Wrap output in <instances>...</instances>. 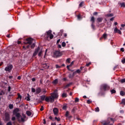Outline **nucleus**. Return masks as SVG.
Instances as JSON below:
<instances>
[{
  "label": "nucleus",
  "instance_id": "obj_1",
  "mask_svg": "<svg viewBox=\"0 0 125 125\" xmlns=\"http://www.w3.org/2000/svg\"><path fill=\"white\" fill-rule=\"evenodd\" d=\"M41 98L42 101H43V100H45L46 102H51V103H52L54 102L55 99L58 98V93H57V92H54L51 94V96L50 97H46L45 98V96L43 95L42 96Z\"/></svg>",
  "mask_w": 125,
  "mask_h": 125
},
{
  "label": "nucleus",
  "instance_id": "obj_2",
  "mask_svg": "<svg viewBox=\"0 0 125 125\" xmlns=\"http://www.w3.org/2000/svg\"><path fill=\"white\" fill-rule=\"evenodd\" d=\"M19 111V109L18 108H16L14 110L13 114L16 115L19 122H25V119H26V115L24 114H22V116H21L20 114L17 113Z\"/></svg>",
  "mask_w": 125,
  "mask_h": 125
},
{
  "label": "nucleus",
  "instance_id": "obj_3",
  "mask_svg": "<svg viewBox=\"0 0 125 125\" xmlns=\"http://www.w3.org/2000/svg\"><path fill=\"white\" fill-rule=\"evenodd\" d=\"M115 120L111 118H108L106 121L102 122V124L103 125H113Z\"/></svg>",
  "mask_w": 125,
  "mask_h": 125
},
{
  "label": "nucleus",
  "instance_id": "obj_4",
  "mask_svg": "<svg viewBox=\"0 0 125 125\" xmlns=\"http://www.w3.org/2000/svg\"><path fill=\"white\" fill-rule=\"evenodd\" d=\"M48 38L50 39V40H52V39H53V35L52 34H51V30H49L47 32V36H46V39L47 40H48Z\"/></svg>",
  "mask_w": 125,
  "mask_h": 125
},
{
  "label": "nucleus",
  "instance_id": "obj_5",
  "mask_svg": "<svg viewBox=\"0 0 125 125\" xmlns=\"http://www.w3.org/2000/svg\"><path fill=\"white\" fill-rule=\"evenodd\" d=\"M109 87L108 86V85L105 84H103L101 86V90H104L105 91V90L109 89Z\"/></svg>",
  "mask_w": 125,
  "mask_h": 125
},
{
  "label": "nucleus",
  "instance_id": "obj_6",
  "mask_svg": "<svg viewBox=\"0 0 125 125\" xmlns=\"http://www.w3.org/2000/svg\"><path fill=\"white\" fill-rule=\"evenodd\" d=\"M33 40L32 38H28L25 40L24 43H25V44H32V42H33Z\"/></svg>",
  "mask_w": 125,
  "mask_h": 125
},
{
  "label": "nucleus",
  "instance_id": "obj_7",
  "mask_svg": "<svg viewBox=\"0 0 125 125\" xmlns=\"http://www.w3.org/2000/svg\"><path fill=\"white\" fill-rule=\"evenodd\" d=\"M13 66L12 65H8L7 67L5 68V71H6V72H11V70L12 69V68Z\"/></svg>",
  "mask_w": 125,
  "mask_h": 125
},
{
  "label": "nucleus",
  "instance_id": "obj_8",
  "mask_svg": "<svg viewBox=\"0 0 125 125\" xmlns=\"http://www.w3.org/2000/svg\"><path fill=\"white\" fill-rule=\"evenodd\" d=\"M62 54L59 51H56L54 53V57H59V56H61Z\"/></svg>",
  "mask_w": 125,
  "mask_h": 125
},
{
  "label": "nucleus",
  "instance_id": "obj_9",
  "mask_svg": "<svg viewBox=\"0 0 125 125\" xmlns=\"http://www.w3.org/2000/svg\"><path fill=\"white\" fill-rule=\"evenodd\" d=\"M5 121H6V122H8V121H9V114L7 113H6L5 114V119H4Z\"/></svg>",
  "mask_w": 125,
  "mask_h": 125
},
{
  "label": "nucleus",
  "instance_id": "obj_10",
  "mask_svg": "<svg viewBox=\"0 0 125 125\" xmlns=\"http://www.w3.org/2000/svg\"><path fill=\"white\" fill-rule=\"evenodd\" d=\"M22 99V96L20 95V93L18 94V97L17 98V101H18V102H20L21 101V100Z\"/></svg>",
  "mask_w": 125,
  "mask_h": 125
},
{
  "label": "nucleus",
  "instance_id": "obj_11",
  "mask_svg": "<svg viewBox=\"0 0 125 125\" xmlns=\"http://www.w3.org/2000/svg\"><path fill=\"white\" fill-rule=\"evenodd\" d=\"M53 112L55 116H57L58 115V109L57 108H54L53 109Z\"/></svg>",
  "mask_w": 125,
  "mask_h": 125
},
{
  "label": "nucleus",
  "instance_id": "obj_12",
  "mask_svg": "<svg viewBox=\"0 0 125 125\" xmlns=\"http://www.w3.org/2000/svg\"><path fill=\"white\" fill-rule=\"evenodd\" d=\"M114 33H118V34H120V35L122 34V31L120 30L119 29H118V28H115L114 29Z\"/></svg>",
  "mask_w": 125,
  "mask_h": 125
},
{
  "label": "nucleus",
  "instance_id": "obj_13",
  "mask_svg": "<svg viewBox=\"0 0 125 125\" xmlns=\"http://www.w3.org/2000/svg\"><path fill=\"white\" fill-rule=\"evenodd\" d=\"M107 34L104 33L103 35L102 38H100V40H101L102 39H104V40H106V39H107Z\"/></svg>",
  "mask_w": 125,
  "mask_h": 125
},
{
  "label": "nucleus",
  "instance_id": "obj_14",
  "mask_svg": "<svg viewBox=\"0 0 125 125\" xmlns=\"http://www.w3.org/2000/svg\"><path fill=\"white\" fill-rule=\"evenodd\" d=\"M39 49H40L39 47H38V49H36L34 53L33 54L34 56H36V55H37V54H38V52H39Z\"/></svg>",
  "mask_w": 125,
  "mask_h": 125
},
{
  "label": "nucleus",
  "instance_id": "obj_15",
  "mask_svg": "<svg viewBox=\"0 0 125 125\" xmlns=\"http://www.w3.org/2000/svg\"><path fill=\"white\" fill-rule=\"evenodd\" d=\"M41 91H42V90L40 88H37L36 89V93L37 94H39V93H40Z\"/></svg>",
  "mask_w": 125,
  "mask_h": 125
},
{
  "label": "nucleus",
  "instance_id": "obj_16",
  "mask_svg": "<svg viewBox=\"0 0 125 125\" xmlns=\"http://www.w3.org/2000/svg\"><path fill=\"white\" fill-rule=\"evenodd\" d=\"M90 21H91V22H92V23L93 24V23H94V22L95 21V19H94V17H92L91 18Z\"/></svg>",
  "mask_w": 125,
  "mask_h": 125
},
{
  "label": "nucleus",
  "instance_id": "obj_17",
  "mask_svg": "<svg viewBox=\"0 0 125 125\" xmlns=\"http://www.w3.org/2000/svg\"><path fill=\"white\" fill-rule=\"evenodd\" d=\"M73 64H74V61L72 62L70 65L67 66V69H69L70 67H71V66H73Z\"/></svg>",
  "mask_w": 125,
  "mask_h": 125
},
{
  "label": "nucleus",
  "instance_id": "obj_18",
  "mask_svg": "<svg viewBox=\"0 0 125 125\" xmlns=\"http://www.w3.org/2000/svg\"><path fill=\"white\" fill-rule=\"evenodd\" d=\"M103 21V18H98V19H97V21L98 22H101L102 21Z\"/></svg>",
  "mask_w": 125,
  "mask_h": 125
},
{
  "label": "nucleus",
  "instance_id": "obj_19",
  "mask_svg": "<svg viewBox=\"0 0 125 125\" xmlns=\"http://www.w3.org/2000/svg\"><path fill=\"white\" fill-rule=\"evenodd\" d=\"M26 114L27 116H31V115H32V112H31L30 111H26Z\"/></svg>",
  "mask_w": 125,
  "mask_h": 125
},
{
  "label": "nucleus",
  "instance_id": "obj_20",
  "mask_svg": "<svg viewBox=\"0 0 125 125\" xmlns=\"http://www.w3.org/2000/svg\"><path fill=\"white\" fill-rule=\"evenodd\" d=\"M58 83V79H55L53 82V83H54V84H56V83Z\"/></svg>",
  "mask_w": 125,
  "mask_h": 125
},
{
  "label": "nucleus",
  "instance_id": "obj_21",
  "mask_svg": "<svg viewBox=\"0 0 125 125\" xmlns=\"http://www.w3.org/2000/svg\"><path fill=\"white\" fill-rule=\"evenodd\" d=\"M121 7H125V3H120Z\"/></svg>",
  "mask_w": 125,
  "mask_h": 125
},
{
  "label": "nucleus",
  "instance_id": "obj_22",
  "mask_svg": "<svg viewBox=\"0 0 125 125\" xmlns=\"http://www.w3.org/2000/svg\"><path fill=\"white\" fill-rule=\"evenodd\" d=\"M125 92H124L123 91H121L120 92V95H122V96H124V95H125Z\"/></svg>",
  "mask_w": 125,
  "mask_h": 125
},
{
  "label": "nucleus",
  "instance_id": "obj_23",
  "mask_svg": "<svg viewBox=\"0 0 125 125\" xmlns=\"http://www.w3.org/2000/svg\"><path fill=\"white\" fill-rule=\"evenodd\" d=\"M43 66L45 67V69H48V68H49V66L47 65L46 64H43Z\"/></svg>",
  "mask_w": 125,
  "mask_h": 125
},
{
  "label": "nucleus",
  "instance_id": "obj_24",
  "mask_svg": "<svg viewBox=\"0 0 125 125\" xmlns=\"http://www.w3.org/2000/svg\"><path fill=\"white\" fill-rule=\"evenodd\" d=\"M121 104H123L124 105H125V99H123L122 101V102L121 103Z\"/></svg>",
  "mask_w": 125,
  "mask_h": 125
},
{
  "label": "nucleus",
  "instance_id": "obj_25",
  "mask_svg": "<svg viewBox=\"0 0 125 125\" xmlns=\"http://www.w3.org/2000/svg\"><path fill=\"white\" fill-rule=\"evenodd\" d=\"M71 84H72V83H69L66 84V86H65V88H67V87H69V86L71 85Z\"/></svg>",
  "mask_w": 125,
  "mask_h": 125
},
{
  "label": "nucleus",
  "instance_id": "obj_26",
  "mask_svg": "<svg viewBox=\"0 0 125 125\" xmlns=\"http://www.w3.org/2000/svg\"><path fill=\"white\" fill-rule=\"evenodd\" d=\"M70 61H71V59L68 58L66 60V63H70Z\"/></svg>",
  "mask_w": 125,
  "mask_h": 125
},
{
  "label": "nucleus",
  "instance_id": "obj_27",
  "mask_svg": "<svg viewBox=\"0 0 125 125\" xmlns=\"http://www.w3.org/2000/svg\"><path fill=\"white\" fill-rule=\"evenodd\" d=\"M77 18L79 20H81V19H82V17L81 16V15H78L77 16Z\"/></svg>",
  "mask_w": 125,
  "mask_h": 125
},
{
  "label": "nucleus",
  "instance_id": "obj_28",
  "mask_svg": "<svg viewBox=\"0 0 125 125\" xmlns=\"http://www.w3.org/2000/svg\"><path fill=\"white\" fill-rule=\"evenodd\" d=\"M9 109H13V104H9Z\"/></svg>",
  "mask_w": 125,
  "mask_h": 125
},
{
  "label": "nucleus",
  "instance_id": "obj_29",
  "mask_svg": "<svg viewBox=\"0 0 125 125\" xmlns=\"http://www.w3.org/2000/svg\"><path fill=\"white\" fill-rule=\"evenodd\" d=\"M95 112H99L100 110H99V107H96V108H95Z\"/></svg>",
  "mask_w": 125,
  "mask_h": 125
},
{
  "label": "nucleus",
  "instance_id": "obj_30",
  "mask_svg": "<svg viewBox=\"0 0 125 125\" xmlns=\"http://www.w3.org/2000/svg\"><path fill=\"white\" fill-rule=\"evenodd\" d=\"M62 45L63 47H65L66 46V43L64 42H62Z\"/></svg>",
  "mask_w": 125,
  "mask_h": 125
},
{
  "label": "nucleus",
  "instance_id": "obj_31",
  "mask_svg": "<svg viewBox=\"0 0 125 125\" xmlns=\"http://www.w3.org/2000/svg\"><path fill=\"white\" fill-rule=\"evenodd\" d=\"M62 97H67V94L63 93L62 95Z\"/></svg>",
  "mask_w": 125,
  "mask_h": 125
},
{
  "label": "nucleus",
  "instance_id": "obj_32",
  "mask_svg": "<svg viewBox=\"0 0 125 125\" xmlns=\"http://www.w3.org/2000/svg\"><path fill=\"white\" fill-rule=\"evenodd\" d=\"M4 94H5V93H4V92H3V91H1L0 92V95H4Z\"/></svg>",
  "mask_w": 125,
  "mask_h": 125
},
{
  "label": "nucleus",
  "instance_id": "obj_33",
  "mask_svg": "<svg viewBox=\"0 0 125 125\" xmlns=\"http://www.w3.org/2000/svg\"><path fill=\"white\" fill-rule=\"evenodd\" d=\"M79 101H80V99H79V98H75V102L77 103V102H79Z\"/></svg>",
  "mask_w": 125,
  "mask_h": 125
},
{
  "label": "nucleus",
  "instance_id": "obj_34",
  "mask_svg": "<svg viewBox=\"0 0 125 125\" xmlns=\"http://www.w3.org/2000/svg\"><path fill=\"white\" fill-rule=\"evenodd\" d=\"M121 83H125V79H121Z\"/></svg>",
  "mask_w": 125,
  "mask_h": 125
},
{
  "label": "nucleus",
  "instance_id": "obj_35",
  "mask_svg": "<svg viewBox=\"0 0 125 125\" xmlns=\"http://www.w3.org/2000/svg\"><path fill=\"white\" fill-rule=\"evenodd\" d=\"M111 93H116V90H115L114 89H112L110 90Z\"/></svg>",
  "mask_w": 125,
  "mask_h": 125
},
{
  "label": "nucleus",
  "instance_id": "obj_36",
  "mask_svg": "<svg viewBox=\"0 0 125 125\" xmlns=\"http://www.w3.org/2000/svg\"><path fill=\"white\" fill-rule=\"evenodd\" d=\"M55 120H56V121H57V122H59L60 121V118H57V117H55Z\"/></svg>",
  "mask_w": 125,
  "mask_h": 125
},
{
  "label": "nucleus",
  "instance_id": "obj_37",
  "mask_svg": "<svg viewBox=\"0 0 125 125\" xmlns=\"http://www.w3.org/2000/svg\"><path fill=\"white\" fill-rule=\"evenodd\" d=\"M107 16L108 17H112V16H113V14H109L107 15Z\"/></svg>",
  "mask_w": 125,
  "mask_h": 125
},
{
  "label": "nucleus",
  "instance_id": "obj_38",
  "mask_svg": "<svg viewBox=\"0 0 125 125\" xmlns=\"http://www.w3.org/2000/svg\"><path fill=\"white\" fill-rule=\"evenodd\" d=\"M62 109L63 110H66V109H67V106H66V105H63L62 107Z\"/></svg>",
  "mask_w": 125,
  "mask_h": 125
},
{
  "label": "nucleus",
  "instance_id": "obj_39",
  "mask_svg": "<svg viewBox=\"0 0 125 125\" xmlns=\"http://www.w3.org/2000/svg\"><path fill=\"white\" fill-rule=\"evenodd\" d=\"M69 116V111H66L65 113V117H68Z\"/></svg>",
  "mask_w": 125,
  "mask_h": 125
},
{
  "label": "nucleus",
  "instance_id": "obj_40",
  "mask_svg": "<svg viewBox=\"0 0 125 125\" xmlns=\"http://www.w3.org/2000/svg\"><path fill=\"white\" fill-rule=\"evenodd\" d=\"M122 63H123V64H125V59H123L122 61H121Z\"/></svg>",
  "mask_w": 125,
  "mask_h": 125
},
{
  "label": "nucleus",
  "instance_id": "obj_41",
  "mask_svg": "<svg viewBox=\"0 0 125 125\" xmlns=\"http://www.w3.org/2000/svg\"><path fill=\"white\" fill-rule=\"evenodd\" d=\"M31 91H32V92H36V89H35V88H32L31 89Z\"/></svg>",
  "mask_w": 125,
  "mask_h": 125
},
{
  "label": "nucleus",
  "instance_id": "obj_42",
  "mask_svg": "<svg viewBox=\"0 0 125 125\" xmlns=\"http://www.w3.org/2000/svg\"><path fill=\"white\" fill-rule=\"evenodd\" d=\"M25 99L27 100V101H30V97L28 96L25 98Z\"/></svg>",
  "mask_w": 125,
  "mask_h": 125
},
{
  "label": "nucleus",
  "instance_id": "obj_43",
  "mask_svg": "<svg viewBox=\"0 0 125 125\" xmlns=\"http://www.w3.org/2000/svg\"><path fill=\"white\" fill-rule=\"evenodd\" d=\"M83 2H81L79 4V6H80V7H82V6H83Z\"/></svg>",
  "mask_w": 125,
  "mask_h": 125
},
{
  "label": "nucleus",
  "instance_id": "obj_44",
  "mask_svg": "<svg viewBox=\"0 0 125 125\" xmlns=\"http://www.w3.org/2000/svg\"><path fill=\"white\" fill-rule=\"evenodd\" d=\"M42 53V51H41L38 54L39 56H41Z\"/></svg>",
  "mask_w": 125,
  "mask_h": 125
},
{
  "label": "nucleus",
  "instance_id": "obj_45",
  "mask_svg": "<svg viewBox=\"0 0 125 125\" xmlns=\"http://www.w3.org/2000/svg\"><path fill=\"white\" fill-rule=\"evenodd\" d=\"M87 103L88 104H90V103H91V101H90V100H88L87 101Z\"/></svg>",
  "mask_w": 125,
  "mask_h": 125
},
{
  "label": "nucleus",
  "instance_id": "obj_46",
  "mask_svg": "<svg viewBox=\"0 0 125 125\" xmlns=\"http://www.w3.org/2000/svg\"><path fill=\"white\" fill-rule=\"evenodd\" d=\"M35 43L32 44V45L31 46V48H34L35 47Z\"/></svg>",
  "mask_w": 125,
  "mask_h": 125
},
{
  "label": "nucleus",
  "instance_id": "obj_47",
  "mask_svg": "<svg viewBox=\"0 0 125 125\" xmlns=\"http://www.w3.org/2000/svg\"><path fill=\"white\" fill-rule=\"evenodd\" d=\"M76 73H81V70L78 69L76 71Z\"/></svg>",
  "mask_w": 125,
  "mask_h": 125
},
{
  "label": "nucleus",
  "instance_id": "obj_48",
  "mask_svg": "<svg viewBox=\"0 0 125 125\" xmlns=\"http://www.w3.org/2000/svg\"><path fill=\"white\" fill-rule=\"evenodd\" d=\"M16 119V118H15V117H13L12 118V121H15Z\"/></svg>",
  "mask_w": 125,
  "mask_h": 125
},
{
  "label": "nucleus",
  "instance_id": "obj_49",
  "mask_svg": "<svg viewBox=\"0 0 125 125\" xmlns=\"http://www.w3.org/2000/svg\"><path fill=\"white\" fill-rule=\"evenodd\" d=\"M10 89H11V87L10 86L8 87V91L10 92Z\"/></svg>",
  "mask_w": 125,
  "mask_h": 125
},
{
  "label": "nucleus",
  "instance_id": "obj_50",
  "mask_svg": "<svg viewBox=\"0 0 125 125\" xmlns=\"http://www.w3.org/2000/svg\"><path fill=\"white\" fill-rule=\"evenodd\" d=\"M121 51H122V52H124V51H125V49H124V48H121Z\"/></svg>",
  "mask_w": 125,
  "mask_h": 125
},
{
  "label": "nucleus",
  "instance_id": "obj_51",
  "mask_svg": "<svg viewBox=\"0 0 125 125\" xmlns=\"http://www.w3.org/2000/svg\"><path fill=\"white\" fill-rule=\"evenodd\" d=\"M7 125H12V124H11V123L10 122L7 124Z\"/></svg>",
  "mask_w": 125,
  "mask_h": 125
},
{
  "label": "nucleus",
  "instance_id": "obj_52",
  "mask_svg": "<svg viewBox=\"0 0 125 125\" xmlns=\"http://www.w3.org/2000/svg\"><path fill=\"white\" fill-rule=\"evenodd\" d=\"M40 110L43 111V106L41 107V108H40Z\"/></svg>",
  "mask_w": 125,
  "mask_h": 125
},
{
  "label": "nucleus",
  "instance_id": "obj_53",
  "mask_svg": "<svg viewBox=\"0 0 125 125\" xmlns=\"http://www.w3.org/2000/svg\"><path fill=\"white\" fill-rule=\"evenodd\" d=\"M91 27H92V29H94V25H93V23H92Z\"/></svg>",
  "mask_w": 125,
  "mask_h": 125
},
{
  "label": "nucleus",
  "instance_id": "obj_54",
  "mask_svg": "<svg viewBox=\"0 0 125 125\" xmlns=\"http://www.w3.org/2000/svg\"><path fill=\"white\" fill-rule=\"evenodd\" d=\"M32 82H35L36 81V79L33 78H32Z\"/></svg>",
  "mask_w": 125,
  "mask_h": 125
},
{
  "label": "nucleus",
  "instance_id": "obj_55",
  "mask_svg": "<svg viewBox=\"0 0 125 125\" xmlns=\"http://www.w3.org/2000/svg\"><path fill=\"white\" fill-rule=\"evenodd\" d=\"M90 64H91V63H89L86 64V66H87V67H88V66H89V65H90Z\"/></svg>",
  "mask_w": 125,
  "mask_h": 125
},
{
  "label": "nucleus",
  "instance_id": "obj_56",
  "mask_svg": "<svg viewBox=\"0 0 125 125\" xmlns=\"http://www.w3.org/2000/svg\"><path fill=\"white\" fill-rule=\"evenodd\" d=\"M18 80H21V76H18Z\"/></svg>",
  "mask_w": 125,
  "mask_h": 125
},
{
  "label": "nucleus",
  "instance_id": "obj_57",
  "mask_svg": "<svg viewBox=\"0 0 125 125\" xmlns=\"http://www.w3.org/2000/svg\"><path fill=\"white\" fill-rule=\"evenodd\" d=\"M93 15H97V12H95L93 13Z\"/></svg>",
  "mask_w": 125,
  "mask_h": 125
},
{
  "label": "nucleus",
  "instance_id": "obj_58",
  "mask_svg": "<svg viewBox=\"0 0 125 125\" xmlns=\"http://www.w3.org/2000/svg\"><path fill=\"white\" fill-rule=\"evenodd\" d=\"M63 81H64V82L66 81H67V78H64L63 79Z\"/></svg>",
  "mask_w": 125,
  "mask_h": 125
},
{
  "label": "nucleus",
  "instance_id": "obj_59",
  "mask_svg": "<svg viewBox=\"0 0 125 125\" xmlns=\"http://www.w3.org/2000/svg\"><path fill=\"white\" fill-rule=\"evenodd\" d=\"M3 64V62H1V63H0V67L1 66H2Z\"/></svg>",
  "mask_w": 125,
  "mask_h": 125
},
{
  "label": "nucleus",
  "instance_id": "obj_60",
  "mask_svg": "<svg viewBox=\"0 0 125 125\" xmlns=\"http://www.w3.org/2000/svg\"><path fill=\"white\" fill-rule=\"evenodd\" d=\"M56 66L57 68H60V66L58 65H56Z\"/></svg>",
  "mask_w": 125,
  "mask_h": 125
},
{
  "label": "nucleus",
  "instance_id": "obj_61",
  "mask_svg": "<svg viewBox=\"0 0 125 125\" xmlns=\"http://www.w3.org/2000/svg\"><path fill=\"white\" fill-rule=\"evenodd\" d=\"M7 38H10V34L7 35Z\"/></svg>",
  "mask_w": 125,
  "mask_h": 125
},
{
  "label": "nucleus",
  "instance_id": "obj_62",
  "mask_svg": "<svg viewBox=\"0 0 125 125\" xmlns=\"http://www.w3.org/2000/svg\"><path fill=\"white\" fill-rule=\"evenodd\" d=\"M61 45H58V48H61Z\"/></svg>",
  "mask_w": 125,
  "mask_h": 125
},
{
  "label": "nucleus",
  "instance_id": "obj_63",
  "mask_svg": "<svg viewBox=\"0 0 125 125\" xmlns=\"http://www.w3.org/2000/svg\"><path fill=\"white\" fill-rule=\"evenodd\" d=\"M125 24H122V25H121V27H125Z\"/></svg>",
  "mask_w": 125,
  "mask_h": 125
},
{
  "label": "nucleus",
  "instance_id": "obj_64",
  "mask_svg": "<svg viewBox=\"0 0 125 125\" xmlns=\"http://www.w3.org/2000/svg\"><path fill=\"white\" fill-rule=\"evenodd\" d=\"M51 125H56V124H55V123H52V124H51Z\"/></svg>",
  "mask_w": 125,
  "mask_h": 125
}]
</instances>
